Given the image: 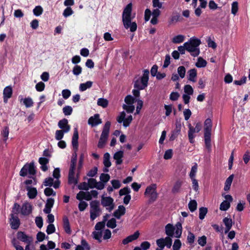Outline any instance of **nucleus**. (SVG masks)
<instances>
[{
    "instance_id": "1",
    "label": "nucleus",
    "mask_w": 250,
    "mask_h": 250,
    "mask_svg": "<svg viewBox=\"0 0 250 250\" xmlns=\"http://www.w3.org/2000/svg\"><path fill=\"white\" fill-rule=\"evenodd\" d=\"M132 3H128L124 8L122 14V21L125 28L129 29L132 32L137 30V25L135 22H131Z\"/></svg>"
},
{
    "instance_id": "2",
    "label": "nucleus",
    "mask_w": 250,
    "mask_h": 250,
    "mask_svg": "<svg viewBox=\"0 0 250 250\" xmlns=\"http://www.w3.org/2000/svg\"><path fill=\"white\" fill-rule=\"evenodd\" d=\"M135 101H137V105L136 107V110L135 114H139L140 110L143 105V102L139 99L136 100L131 95H127L125 98V102L126 103V104H124L123 105V109L128 113H132L135 109V106L133 105V104Z\"/></svg>"
},
{
    "instance_id": "3",
    "label": "nucleus",
    "mask_w": 250,
    "mask_h": 250,
    "mask_svg": "<svg viewBox=\"0 0 250 250\" xmlns=\"http://www.w3.org/2000/svg\"><path fill=\"white\" fill-rule=\"evenodd\" d=\"M149 72L148 70H145L143 71V75L140 79L137 80L135 83L134 86L137 89H133L132 91L133 94L136 97L140 96V90H143L147 87L148 85V81L149 79Z\"/></svg>"
},
{
    "instance_id": "4",
    "label": "nucleus",
    "mask_w": 250,
    "mask_h": 250,
    "mask_svg": "<svg viewBox=\"0 0 250 250\" xmlns=\"http://www.w3.org/2000/svg\"><path fill=\"white\" fill-rule=\"evenodd\" d=\"M201 43L199 39L195 38H191L188 42L184 43L186 50L189 52L190 54L194 56H197L200 53V49L198 47Z\"/></svg>"
},
{
    "instance_id": "5",
    "label": "nucleus",
    "mask_w": 250,
    "mask_h": 250,
    "mask_svg": "<svg viewBox=\"0 0 250 250\" xmlns=\"http://www.w3.org/2000/svg\"><path fill=\"white\" fill-rule=\"evenodd\" d=\"M110 125L111 123L109 121L105 123L98 144L99 148H102L104 146L109 135Z\"/></svg>"
},
{
    "instance_id": "6",
    "label": "nucleus",
    "mask_w": 250,
    "mask_h": 250,
    "mask_svg": "<svg viewBox=\"0 0 250 250\" xmlns=\"http://www.w3.org/2000/svg\"><path fill=\"white\" fill-rule=\"evenodd\" d=\"M157 185L152 184L147 186L145 192V195L149 198L150 202H153L158 198V193L156 191Z\"/></svg>"
},
{
    "instance_id": "7",
    "label": "nucleus",
    "mask_w": 250,
    "mask_h": 250,
    "mask_svg": "<svg viewBox=\"0 0 250 250\" xmlns=\"http://www.w3.org/2000/svg\"><path fill=\"white\" fill-rule=\"evenodd\" d=\"M36 173L35 166L33 163L25 164L20 171V175L24 177L28 174L30 175H34Z\"/></svg>"
},
{
    "instance_id": "8",
    "label": "nucleus",
    "mask_w": 250,
    "mask_h": 250,
    "mask_svg": "<svg viewBox=\"0 0 250 250\" xmlns=\"http://www.w3.org/2000/svg\"><path fill=\"white\" fill-rule=\"evenodd\" d=\"M156 244L158 248L156 250H163L165 246L168 248H170L172 245V239L169 237L160 238L156 240Z\"/></svg>"
},
{
    "instance_id": "9",
    "label": "nucleus",
    "mask_w": 250,
    "mask_h": 250,
    "mask_svg": "<svg viewBox=\"0 0 250 250\" xmlns=\"http://www.w3.org/2000/svg\"><path fill=\"white\" fill-rule=\"evenodd\" d=\"M90 219L92 221L95 220L101 214L98 203L96 201H92L90 203Z\"/></svg>"
},
{
    "instance_id": "10",
    "label": "nucleus",
    "mask_w": 250,
    "mask_h": 250,
    "mask_svg": "<svg viewBox=\"0 0 250 250\" xmlns=\"http://www.w3.org/2000/svg\"><path fill=\"white\" fill-rule=\"evenodd\" d=\"M114 200L111 197L103 195L101 199L102 205L106 208V209L111 211L114 208Z\"/></svg>"
},
{
    "instance_id": "11",
    "label": "nucleus",
    "mask_w": 250,
    "mask_h": 250,
    "mask_svg": "<svg viewBox=\"0 0 250 250\" xmlns=\"http://www.w3.org/2000/svg\"><path fill=\"white\" fill-rule=\"evenodd\" d=\"M125 117V111H122L120 114V115L117 117V120L119 123H123V125L125 127H127L130 124L133 120L132 115H129L126 118Z\"/></svg>"
},
{
    "instance_id": "12",
    "label": "nucleus",
    "mask_w": 250,
    "mask_h": 250,
    "mask_svg": "<svg viewBox=\"0 0 250 250\" xmlns=\"http://www.w3.org/2000/svg\"><path fill=\"white\" fill-rule=\"evenodd\" d=\"M17 238L27 245L30 244L33 241V238L31 236L26 235L22 231H19L17 233Z\"/></svg>"
},
{
    "instance_id": "13",
    "label": "nucleus",
    "mask_w": 250,
    "mask_h": 250,
    "mask_svg": "<svg viewBox=\"0 0 250 250\" xmlns=\"http://www.w3.org/2000/svg\"><path fill=\"white\" fill-rule=\"evenodd\" d=\"M226 200L224 201L220 205V209L223 211L227 210L230 207V203L232 201V197L230 195L225 196Z\"/></svg>"
},
{
    "instance_id": "14",
    "label": "nucleus",
    "mask_w": 250,
    "mask_h": 250,
    "mask_svg": "<svg viewBox=\"0 0 250 250\" xmlns=\"http://www.w3.org/2000/svg\"><path fill=\"white\" fill-rule=\"evenodd\" d=\"M32 210V206L28 202H24L21 208V214L23 215L27 216L31 213Z\"/></svg>"
},
{
    "instance_id": "15",
    "label": "nucleus",
    "mask_w": 250,
    "mask_h": 250,
    "mask_svg": "<svg viewBox=\"0 0 250 250\" xmlns=\"http://www.w3.org/2000/svg\"><path fill=\"white\" fill-rule=\"evenodd\" d=\"M10 223L12 229H18L20 225V221L18 215L11 213L10 218Z\"/></svg>"
},
{
    "instance_id": "16",
    "label": "nucleus",
    "mask_w": 250,
    "mask_h": 250,
    "mask_svg": "<svg viewBox=\"0 0 250 250\" xmlns=\"http://www.w3.org/2000/svg\"><path fill=\"white\" fill-rule=\"evenodd\" d=\"M102 120L100 118V115L99 114H96L94 116H91L89 118L88 121L89 125L92 126H97L102 124Z\"/></svg>"
},
{
    "instance_id": "17",
    "label": "nucleus",
    "mask_w": 250,
    "mask_h": 250,
    "mask_svg": "<svg viewBox=\"0 0 250 250\" xmlns=\"http://www.w3.org/2000/svg\"><path fill=\"white\" fill-rule=\"evenodd\" d=\"M58 126L61 129V130L64 131V132H68L70 130V126L68 124V120L63 119L58 122Z\"/></svg>"
},
{
    "instance_id": "18",
    "label": "nucleus",
    "mask_w": 250,
    "mask_h": 250,
    "mask_svg": "<svg viewBox=\"0 0 250 250\" xmlns=\"http://www.w3.org/2000/svg\"><path fill=\"white\" fill-rule=\"evenodd\" d=\"M60 184V182L59 180H56L54 182L53 179L51 177L46 178L44 181V185L45 186H53L55 188H58Z\"/></svg>"
},
{
    "instance_id": "19",
    "label": "nucleus",
    "mask_w": 250,
    "mask_h": 250,
    "mask_svg": "<svg viewBox=\"0 0 250 250\" xmlns=\"http://www.w3.org/2000/svg\"><path fill=\"white\" fill-rule=\"evenodd\" d=\"M74 171L75 169H69L68 174V183L74 186L78 183L77 176H75Z\"/></svg>"
},
{
    "instance_id": "20",
    "label": "nucleus",
    "mask_w": 250,
    "mask_h": 250,
    "mask_svg": "<svg viewBox=\"0 0 250 250\" xmlns=\"http://www.w3.org/2000/svg\"><path fill=\"white\" fill-rule=\"evenodd\" d=\"M76 198L79 200L85 199L89 201L92 199L91 194L89 191H80L77 194Z\"/></svg>"
},
{
    "instance_id": "21",
    "label": "nucleus",
    "mask_w": 250,
    "mask_h": 250,
    "mask_svg": "<svg viewBox=\"0 0 250 250\" xmlns=\"http://www.w3.org/2000/svg\"><path fill=\"white\" fill-rule=\"evenodd\" d=\"M212 126L211 119H207L204 122V135L211 134Z\"/></svg>"
},
{
    "instance_id": "22",
    "label": "nucleus",
    "mask_w": 250,
    "mask_h": 250,
    "mask_svg": "<svg viewBox=\"0 0 250 250\" xmlns=\"http://www.w3.org/2000/svg\"><path fill=\"white\" fill-rule=\"evenodd\" d=\"M12 94V88L10 86H7L4 88L3 92V101L7 103L8 99L11 98Z\"/></svg>"
},
{
    "instance_id": "23",
    "label": "nucleus",
    "mask_w": 250,
    "mask_h": 250,
    "mask_svg": "<svg viewBox=\"0 0 250 250\" xmlns=\"http://www.w3.org/2000/svg\"><path fill=\"white\" fill-rule=\"evenodd\" d=\"M183 184V181L182 180H178L176 181L173 186L171 192L174 194L181 192Z\"/></svg>"
},
{
    "instance_id": "24",
    "label": "nucleus",
    "mask_w": 250,
    "mask_h": 250,
    "mask_svg": "<svg viewBox=\"0 0 250 250\" xmlns=\"http://www.w3.org/2000/svg\"><path fill=\"white\" fill-rule=\"evenodd\" d=\"M79 138L78 132L77 128H75L74 133L72 140V145L74 149H76L77 151L78 147V140Z\"/></svg>"
},
{
    "instance_id": "25",
    "label": "nucleus",
    "mask_w": 250,
    "mask_h": 250,
    "mask_svg": "<svg viewBox=\"0 0 250 250\" xmlns=\"http://www.w3.org/2000/svg\"><path fill=\"white\" fill-rule=\"evenodd\" d=\"M223 222L225 226V233H227L232 227V220L230 218L225 217L223 219Z\"/></svg>"
},
{
    "instance_id": "26",
    "label": "nucleus",
    "mask_w": 250,
    "mask_h": 250,
    "mask_svg": "<svg viewBox=\"0 0 250 250\" xmlns=\"http://www.w3.org/2000/svg\"><path fill=\"white\" fill-rule=\"evenodd\" d=\"M139 236V232L136 231L133 234L127 237L126 238L123 240V244L126 245L129 242H132L133 240L137 239Z\"/></svg>"
},
{
    "instance_id": "27",
    "label": "nucleus",
    "mask_w": 250,
    "mask_h": 250,
    "mask_svg": "<svg viewBox=\"0 0 250 250\" xmlns=\"http://www.w3.org/2000/svg\"><path fill=\"white\" fill-rule=\"evenodd\" d=\"M125 208L123 206H119L118 209L114 212V216L117 219H120V217L125 214Z\"/></svg>"
},
{
    "instance_id": "28",
    "label": "nucleus",
    "mask_w": 250,
    "mask_h": 250,
    "mask_svg": "<svg viewBox=\"0 0 250 250\" xmlns=\"http://www.w3.org/2000/svg\"><path fill=\"white\" fill-rule=\"evenodd\" d=\"M196 77L197 70L195 69H191L188 71V79L189 81L195 82L196 81Z\"/></svg>"
},
{
    "instance_id": "29",
    "label": "nucleus",
    "mask_w": 250,
    "mask_h": 250,
    "mask_svg": "<svg viewBox=\"0 0 250 250\" xmlns=\"http://www.w3.org/2000/svg\"><path fill=\"white\" fill-rule=\"evenodd\" d=\"M174 229V227L171 224H168L166 226L165 231L166 234L168 236L167 237H170L173 236Z\"/></svg>"
},
{
    "instance_id": "30",
    "label": "nucleus",
    "mask_w": 250,
    "mask_h": 250,
    "mask_svg": "<svg viewBox=\"0 0 250 250\" xmlns=\"http://www.w3.org/2000/svg\"><path fill=\"white\" fill-rule=\"evenodd\" d=\"M27 190L28 191V196L30 199H34L37 194V190L36 188H32L29 186L27 187Z\"/></svg>"
},
{
    "instance_id": "31",
    "label": "nucleus",
    "mask_w": 250,
    "mask_h": 250,
    "mask_svg": "<svg viewBox=\"0 0 250 250\" xmlns=\"http://www.w3.org/2000/svg\"><path fill=\"white\" fill-rule=\"evenodd\" d=\"M93 82L91 81H87L84 83H82L80 84L79 90L80 91L83 92L91 88L92 86Z\"/></svg>"
},
{
    "instance_id": "32",
    "label": "nucleus",
    "mask_w": 250,
    "mask_h": 250,
    "mask_svg": "<svg viewBox=\"0 0 250 250\" xmlns=\"http://www.w3.org/2000/svg\"><path fill=\"white\" fill-rule=\"evenodd\" d=\"M123 154V151H119L114 154L113 158L116 161V163L117 165H120L122 163Z\"/></svg>"
},
{
    "instance_id": "33",
    "label": "nucleus",
    "mask_w": 250,
    "mask_h": 250,
    "mask_svg": "<svg viewBox=\"0 0 250 250\" xmlns=\"http://www.w3.org/2000/svg\"><path fill=\"white\" fill-rule=\"evenodd\" d=\"M175 229L174 236L176 238H180L181 236L182 233V224L180 222H178L176 225Z\"/></svg>"
},
{
    "instance_id": "34",
    "label": "nucleus",
    "mask_w": 250,
    "mask_h": 250,
    "mask_svg": "<svg viewBox=\"0 0 250 250\" xmlns=\"http://www.w3.org/2000/svg\"><path fill=\"white\" fill-rule=\"evenodd\" d=\"M63 227L66 233L68 234L71 233V230L70 229L69 220L66 217H64L63 219Z\"/></svg>"
},
{
    "instance_id": "35",
    "label": "nucleus",
    "mask_w": 250,
    "mask_h": 250,
    "mask_svg": "<svg viewBox=\"0 0 250 250\" xmlns=\"http://www.w3.org/2000/svg\"><path fill=\"white\" fill-rule=\"evenodd\" d=\"M185 37L182 35H178L174 36L172 39V42L173 43H180L184 42L185 40Z\"/></svg>"
},
{
    "instance_id": "36",
    "label": "nucleus",
    "mask_w": 250,
    "mask_h": 250,
    "mask_svg": "<svg viewBox=\"0 0 250 250\" xmlns=\"http://www.w3.org/2000/svg\"><path fill=\"white\" fill-rule=\"evenodd\" d=\"M9 133V127L8 126H5L3 127L1 132V136L3 138V140L4 142H6L8 139V135Z\"/></svg>"
},
{
    "instance_id": "37",
    "label": "nucleus",
    "mask_w": 250,
    "mask_h": 250,
    "mask_svg": "<svg viewBox=\"0 0 250 250\" xmlns=\"http://www.w3.org/2000/svg\"><path fill=\"white\" fill-rule=\"evenodd\" d=\"M233 179V175H230L226 180L224 187V190L226 191L229 190L230 188L232 180Z\"/></svg>"
},
{
    "instance_id": "38",
    "label": "nucleus",
    "mask_w": 250,
    "mask_h": 250,
    "mask_svg": "<svg viewBox=\"0 0 250 250\" xmlns=\"http://www.w3.org/2000/svg\"><path fill=\"white\" fill-rule=\"evenodd\" d=\"M22 101L23 104L25 105L26 107L29 108L33 106V101L30 97L25 98L24 99H21V101Z\"/></svg>"
},
{
    "instance_id": "39",
    "label": "nucleus",
    "mask_w": 250,
    "mask_h": 250,
    "mask_svg": "<svg viewBox=\"0 0 250 250\" xmlns=\"http://www.w3.org/2000/svg\"><path fill=\"white\" fill-rule=\"evenodd\" d=\"M75 250H89V247L85 240H82L81 245H78Z\"/></svg>"
},
{
    "instance_id": "40",
    "label": "nucleus",
    "mask_w": 250,
    "mask_h": 250,
    "mask_svg": "<svg viewBox=\"0 0 250 250\" xmlns=\"http://www.w3.org/2000/svg\"><path fill=\"white\" fill-rule=\"evenodd\" d=\"M104 164L106 167H109L111 166L110 154L108 153H105L104 155Z\"/></svg>"
},
{
    "instance_id": "41",
    "label": "nucleus",
    "mask_w": 250,
    "mask_h": 250,
    "mask_svg": "<svg viewBox=\"0 0 250 250\" xmlns=\"http://www.w3.org/2000/svg\"><path fill=\"white\" fill-rule=\"evenodd\" d=\"M205 143L206 147L210 150L211 148V134L204 135Z\"/></svg>"
},
{
    "instance_id": "42",
    "label": "nucleus",
    "mask_w": 250,
    "mask_h": 250,
    "mask_svg": "<svg viewBox=\"0 0 250 250\" xmlns=\"http://www.w3.org/2000/svg\"><path fill=\"white\" fill-rule=\"evenodd\" d=\"M188 128H189V130H192V132H194V133H198L201 130V128H202V125L200 123H198L196 124L195 127H193V126H192L191 125H189Z\"/></svg>"
},
{
    "instance_id": "43",
    "label": "nucleus",
    "mask_w": 250,
    "mask_h": 250,
    "mask_svg": "<svg viewBox=\"0 0 250 250\" xmlns=\"http://www.w3.org/2000/svg\"><path fill=\"white\" fill-rule=\"evenodd\" d=\"M186 72V70L184 66H179L177 68L178 75L181 79L185 77Z\"/></svg>"
},
{
    "instance_id": "44",
    "label": "nucleus",
    "mask_w": 250,
    "mask_h": 250,
    "mask_svg": "<svg viewBox=\"0 0 250 250\" xmlns=\"http://www.w3.org/2000/svg\"><path fill=\"white\" fill-rule=\"evenodd\" d=\"M82 68L81 66L75 65L72 69V73L75 76H79L82 73Z\"/></svg>"
},
{
    "instance_id": "45",
    "label": "nucleus",
    "mask_w": 250,
    "mask_h": 250,
    "mask_svg": "<svg viewBox=\"0 0 250 250\" xmlns=\"http://www.w3.org/2000/svg\"><path fill=\"white\" fill-rule=\"evenodd\" d=\"M197 167L198 166L196 163H195L194 165L192 167L189 175L190 179L195 178L196 174L197 171Z\"/></svg>"
},
{
    "instance_id": "46",
    "label": "nucleus",
    "mask_w": 250,
    "mask_h": 250,
    "mask_svg": "<svg viewBox=\"0 0 250 250\" xmlns=\"http://www.w3.org/2000/svg\"><path fill=\"white\" fill-rule=\"evenodd\" d=\"M33 12L35 16H40L43 12V9L41 6H36L33 9Z\"/></svg>"
},
{
    "instance_id": "47",
    "label": "nucleus",
    "mask_w": 250,
    "mask_h": 250,
    "mask_svg": "<svg viewBox=\"0 0 250 250\" xmlns=\"http://www.w3.org/2000/svg\"><path fill=\"white\" fill-rule=\"evenodd\" d=\"M97 104L103 108L106 107L108 105V101L104 98H99L97 101Z\"/></svg>"
},
{
    "instance_id": "48",
    "label": "nucleus",
    "mask_w": 250,
    "mask_h": 250,
    "mask_svg": "<svg viewBox=\"0 0 250 250\" xmlns=\"http://www.w3.org/2000/svg\"><path fill=\"white\" fill-rule=\"evenodd\" d=\"M207 65L206 61L202 58H199L195 65L199 68L204 67Z\"/></svg>"
},
{
    "instance_id": "49",
    "label": "nucleus",
    "mask_w": 250,
    "mask_h": 250,
    "mask_svg": "<svg viewBox=\"0 0 250 250\" xmlns=\"http://www.w3.org/2000/svg\"><path fill=\"white\" fill-rule=\"evenodd\" d=\"M238 10V3L237 1H233L231 4V13L235 15Z\"/></svg>"
},
{
    "instance_id": "50",
    "label": "nucleus",
    "mask_w": 250,
    "mask_h": 250,
    "mask_svg": "<svg viewBox=\"0 0 250 250\" xmlns=\"http://www.w3.org/2000/svg\"><path fill=\"white\" fill-rule=\"evenodd\" d=\"M184 90L186 94L191 95L193 93V89L192 86L189 84L185 85Z\"/></svg>"
},
{
    "instance_id": "51",
    "label": "nucleus",
    "mask_w": 250,
    "mask_h": 250,
    "mask_svg": "<svg viewBox=\"0 0 250 250\" xmlns=\"http://www.w3.org/2000/svg\"><path fill=\"white\" fill-rule=\"evenodd\" d=\"M66 132H64V131L61 130H56L55 136V139L58 141L61 140V139H62L63 137L64 134Z\"/></svg>"
},
{
    "instance_id": "52",
    "label": "nucleus",
    "mask_w": 250,
    "mask_h": 250,
    "mask_svg": "<svg viewBox=\"0 0 250 250\" xmlns=\"http://www.w3.org/2000/svg\"><path fill=\"white\" fill-rule=\"evenodd\" d=\"M62 111L65 116H69L72 114L73 109L71 106L66 105L63 108Z\"/></svg>"
},
{
    "instance_id": "53",
    "label": "nucleus",
    "mask_w": 250,
    "mask_h": 250,
    "mask_svg": "<svg viewBox=\"0 0 250 250\" xmlns=\"http://www.w3.org/2000/svg\"><path fill=\"white\" fill-rule=\"evenodd\" d=\"M188 208L191 212H193L197 208V202L195 200H191L188 203Z\"/></svg>"
},
{
    "instance_id": "54",
    "label": "nucleus",
    "mask_w": 250,
    "mask_h": 250,
    "mask_svg": "<svg viewBox=\"0 0 250 250\" xmlns=\"http://www.w3.org/2000/svg\"><path fill=\"white\" fill-rule=\"evenodd\" d=\"M208 212V209L206 208L202 207L199 209V218L203 220Z\"/></svg>"
},
{
    "instance_id": "55",
    "label": "nucleus",
    "mask_w": 250,
    "mask_h": 250,
    "mask_svg": "<svg viewBox=\"0 0 250 250\" xmlns=\"http://www.w3.org/2000/svg\"><path fill=\"white\" fill-rule=\"evenodd\" d=\"M107 227L110 228H115L116 227V221L115 218H112L108 221L106 224Z\"/></svg>"
},
{
    "instance_id": "56",
    "label": "nucleus",
    "mask_w": 250,
    "mask_h": 250,
    "mask_svg": "<svg viewBox=\"0 0 250 250\" xmlns=\"http://www.w3.org/2000/svg\"><path fill=\"white\" fill-rule=\"evenodd\" d=\"M195 240V235L193 233L191 232L190 231H189L188 233V235L187 237V241L191 245L194 242Z\"/></svg>"
},
{
    "instance_id": "57",
    "label": "nucleus",
    "mask_w": 250,
    "mask_h": 250,
    "mask_svg": "<svg viewBox=\"0 0 250 250\" xmlns=\"http://www.w3.org/2000/svg\"><path fill=\"white\" fill-rule=\"evenodd\" d=\"M181 245V241L179 239H176L172 246L173 250H179Z\"/></svg>"
},
{
    "instance_id": "58",
    "label": "nucleus",
    "mask_w": 250,
    "mask_h": 250,
    "mask_svg": "<svg viewBox=\"0 0 250 250\" xmlns=\"http://www.w3.org/2000/svg\"><path fill=\"white\" fill-rule=\"evenodd\" d=\"M100 179L101 182L105 183L109 180L110 176L108 174L102 173L100 176Z\"/></svg>"
},
{
    "instance_id": "59",
    "label": "nucleus",
    "mask_w": 250,
    "mask_h": 250,
    "mask_svg": "<svg viewBox=\"0 0 250 250\" xmlns=\"http://www.w3.org/2000/svg\"><path fill=\"white\" fill-rule=\"evenodd\" d=\"M198 243L202 247L205 246L207 243V237L204 235L199 237L198 239Z\"/></svg>"
},
{
    "instance_id": "60",
    "label": "nucleus",
    "mask_w": 250,
    "mask_h": 250,
    "mask_svg": "<svg viewBox=\"0 0 250 250\" xmlns=\"http://www.w3.org/2000/svg\"><path fill=\"white\" fill-rule=\"evenodd\" d=\"M45 87V84L44 83L42 82H40L36 84L35 86L36 89L37 91L41 92L44 90Z\"/></svg>"
},
{
    "instance_id": "61",
    "label": "nucleus",
    "mask_w": 250,
    "mask_h": 250,
    "mask_svg": "<svg viewBox=\"0 0 250 250\" xmlns=\"http://www.w3.org/2000/svg\"><path fill=\"white\" fill-rule=\"evenodd\" d=\"M73 13V11L71 8L70 7H67L66 9H64L63 12V15L65 17H67L70 15H71Z\"/></svg>"
},
{
    "instance_id": "62",
    "label": "nucleus",
    "mask_w": 250,
    "mask_h": 250,
    "mask_svg": "<svg viewBox=\"0 0 250 250\" xmlns=\"http://www.w3.org/2000/svg\"><path fill=\"white\" fill-rule=\"evenodd\" d=\"M180 97V94L177 92H172L171 93L169 96V99L170 100L175 101L178 99Z\"/></svg>"
},
{
    "instance_id": "63",
    "label": "nucleus",
    "mask_w": 250,
    "mask_h": 250,
    "mask_svg": "<svg viewBox=\"0 0 250 250\" xmlns=\"http://www.w3.org/2000/svg\"><path fill=\"white\" fill-rule=\"evenodd\" d=\"M44 194L47 196H49L52 195L55 196L56 195V192L53 190V189L49 188H46L44 189Z\"/></svg>"
},
{
    "instance_id": "64",
    "label": "nucleus",
    "mask_w": 250,
    "mask_h": 250,
    "mask_svg": "<svg viewBox=\"0 0 250 250\" xmlns=\"http://www.w3.org/2000/svg\"><path fill=\"white\" fill-rule=\"evenodd\" d=\"M55 231V228L53 224H50L48 225L46 229V232L47 234H50L54 233Z\"/></svg>"
}]
</instances>
